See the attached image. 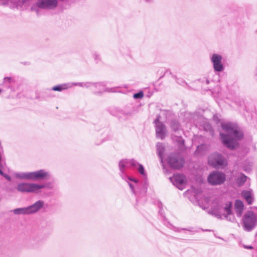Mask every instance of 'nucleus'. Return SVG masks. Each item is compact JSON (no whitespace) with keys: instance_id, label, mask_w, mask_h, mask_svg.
Segmentation results:
<instances>
[{"instance_id":"1","label":"nucleus","mask_w":257,"mask_h":257,"mask_svg":"<svg viewBox=\"0 0 257 257\" xmlns=\"http://www.w3.org/2000/svg\"><path fill=\"white\" fill-rule=\"evenodd\" d=\"M222 129L228 134L220 133V137L223 144L230 149H233L238 145L237 141L243 138V133L238 125L233 122L221 123Z\"/></svg>"},{"instance_id":"2","label":"nucleus","mask_w":257,"mask_h":257,"mask_svg":"<svg viewBox=\"0 0 257 257\" xmlns=\"http://www.w3.org/2000/svg\"><path fill=\"white\" fill-rule=\"evenodd\" d=\"M185 193L188 196L189 199L191 201L194 200H196L199 205L202 209H205L209 207L208 206V199L207 198H205V201L206 203V205L201 204L200 202V198L201 196L202 191L200 188L192 187L190 190H187Z\"/></svg>"},{"instance_id":"3","label":"nucleus","mask_w":257,"mask_h":257,"mask_svg":"<svg viewBox=\"0 0 257 257\" xmlns=\"http://www.w3.org/2000/svg\"><path fill=\"white\" fill-rule=\"evenodd\" d=\"M208 164L214 168H221L227 166V162L221 155L214 153L209 157Z\"/></svg>"},{"instance_id":"4","label":"nucleus","mask_w":257,"mask_h":257,"mask_svg":"<svg viewBox=\"0 0 257 257\" xmlns=\"http://www.w3.org/2000/svg\"><path fill=\"white\" fill-rule=\"evenodd\" d=\"M138 164V162L134 160H128V159H123L119 161V170L121 173V177L122 178L126 180V179L128 180L132 181L134 182L136 184L138 182V180L136 179H132L129 177H127L126 178H125L123 176V173L125 169L129 168L131 166H136V165Z\"/></svg>"},{"instance_id":"5","label":"nucleus","mask_w":257,"mask_h":257,"mask_svg":"<svg viewBox=\"0 0 257 257\" xmlns=\"http://www.w3.org/2000/svg\"><path fill=\"white\" fill-rule=\"evenodd\" d=\"M208 182L213 185H220L225 180V174L218 171H214L208 177Z\"/></svg>"},{"instance_id":"6","label":"nucleus","mask_w":257,"mask_h":257,"mask_svg":"<svg viewBox=\"0 0 257 257\" xmlns=\"http://www.w3.org/2000/svg\"><path fill=\"white\" fill-rule=\"evenodd\" d=\"M38 184L32 183H20L17 185V189L21 192L38 193Z\"/></svg>"},{"instance_id":"7","label":"nucleus","mask_w":257,"mask_h":257,"mask_svg":"<svg viewBox=\"0 0 257 257\" xmlns=\"http://www.w3.org/2000/svg\"><path fill=\"white\" fill-rule=\"evenodd\" d=\"M160 116H158L154 121L156 137L161 140L165 139L167 130L165 125L160 121Z\"/></svg>"},{"instance_id":"8","label":"nucleus","mask_w":257,"mask_h":257,"mask_svg":"<svg viewBox=\"0 0 257 257\" xmlns=\"http://www.w3.org/2000/svg\"><path fill=\"white\" fill-rule=\"evenodd\" d=\"M169 166L175 169H179L183 167L184 159L179 154H171L168 157Z\"/></svg>"},{"instance_id":"9","label":"nucleus","mask_w":257,"mask_h":257,"mask_svg":"<svg viewBox=\"0 0 257 257\" xmlns=\"http://www.w3.org/2000/svg\"><path fill=\"white\" fill-rule=\"evenodd\" d=\"M170 180L179 189L182 190L184 189L186 179L183 175L180 174H174L172 177H170Z\"/></svg>"},{"instance_id":"10","label":"nucleus","mask_w":257,"mask_h":257,"mask_svg":"<svg viewBox=\"0 0 257 257\" xmlns=\"http://www.w3.org/2000/svg\"><path fill=\"white\" fill-rule=\"evenodd\" d=\"M222 59L221 56L217 54H214L211 57L210 60L214 71L220 72L223 70L224 67L221 62Z\"/></svg>"},{"instance_id":"11","label":"nucleus","mask_w":257,"mask_h":257,"mask_svg":"<svg viewBox=\"0 0 257 257\" xmlns=\"http://www.w3.org/2000/svg\"><path fill=\"white\" fill-rule=\"evenodd\" d=\"M94 86H93V90L96 93H101L102 92H117V88H110L106 87V84L104 82H99L94 83Z\"/></svg>"},{"instance_id":"12","label":"nucleus","mask_w":257,"mask_h":257,"mask_svg":"<svg viewBox=\"0 0 257 257\" xmlns=\"http://www.w3.org/2000/svg\"><path fill=\"white\" fill-rule=\"evenodd\" d=\"M31 180H38L44 179H48L50 174L44 170H40L37 171L31 172Z\"/></svg>"},{"instance_id":"13","label":"nucleus","mask_w":257,"mask_h":257,"mask_svg":"<svg viewBox=\"0 0 257 257\" xmlns=\"http://www.w3.org/2000/svg\"><path fill=\"white\" fill-rule=\"evenodd\" d=\"M39 8L43 9H52L55 8L57 5V0H40L37 3Z\"/></svg>"},{"instance_id":"14","label":"nucleus","mask_w":257,"mask_h":257,"mask_svg":"<svg viewBox=\"0 0 257 257\" xmlns=\"http://www.w3.org/2000/svg\"><path fill=\"white\" fill-rule=\"evenodd\" d=\"M232 203L230 201L227 202L223 207V210L226 214H223V217L227 220L233 222L235 220L234 215L231 212Z\"/></svg>"},{"instance_id":"15","label":"nucleus","mask_w":257,"mask_h":257,"mask_svg":"<svg viewBox=\"0 0 257 257\" xmlns=\"http://www.w3.org/2000/svg\"><path fill=\"white\" fill-rule=\"evenodd\" d=\"M44 205V202L42 200H38L33 204L27 207L29 214H33L40 210Z\"/></svg>"},{"instance_id":"16","label":"nucleus","mask_w":257,"mask_h":257,"mask_svg":"<svg viewBox=\"0 0 257 257\" xmlns=\"http://www.w3.org/2000/svg\"><path fill=\"white\" fill-rule=\"evenodd\" d=\"M244 209V204L242 201L236 200L234 203V209L236 215L238 217H240L242 214Z\"/></svg>"},{"instance_id":"17","label":"nucleus","mask_w":257,"mask_h":257,"mask_svg":"<svg viewBox=\"0 0 257 257\" xmlns=\"http://www.w3.org/2000/svg\"><path fill=\"white\" fill-rule=\"evenodd\" d=\"M241 195L248 204L252 203L253 198L252 197L251 192L250 191L243 190L241 192Z\"/></svg>"},{"instance_id":"18","label":"nucleus","mask_w":257,"mask_h":257,"mask_svg":"<svg viewBox=\"0 0 257 257\" xmlns=\"http://www.w3.org/2000/svg\"><path fill=\"white\" fill-rule=\"evenodd\" d=\"M128 184L132 189V192L137 196H140L142 194L144 195L147 192V187H144L143 189L141 191L139 189L135 190L134 185L131 183L128 182Z\"/></svg>"},{"instance_id":"19","label":"nucleus","mask_w":257,"mask_h":257,"mask_svg":"<svg viewBox=\"0 0 257 257\" xmlns=\"http://www.w3.org/2000/svg\"><path fill=\"white\" fill-rule=\"evenodd\" d=\"M165 150L164 146L162 143H158L157 144V151L160 159L161 163H163V154Z\"/></svg>"},{"instance_id":"20","label":"nucleus","mask_w":257,"mask_h":257,"mask_svg":"<svg viewBox=\"0 0 257 257\" xmlns=\"http://www.w3.org/2000/svg\"><path fill=\"white\" fill-rule=\"evenodd\" d=\"M14 175L16 177L20 179L31 180V172L16 173L14 174Z\"/></svg>"},{"instance_id":"21","label":"nucleus","mask_w":257,"mask_h":257,"mask_svg":"<svg viewBox=\"0 0 257 257\" xmlns=\"http://www.w3.org/2000/svg\"><path fill=\"white\" fill-rule=\"evenodd\" d=\"M72 83H65L55 86L52 87V89L54 91H61L63 90H65L69 88H70L71 87H72Z\"/></svg>"},{"instance_id":"22","label":"nucleus","mask_w":257,"mask_h":257,"mask_svg":"<svg viewBox=\"0 0 257 257\" xmlns=\"http://www.w3.org/2000/svg\"><path fill=\"white\" fill-rule=\"evenodd\" d=\"M13 211L15 214H30L27 207L16 208Z\"/></svg>"},{"instance_id":"23","label":"nucleus","mask_w":257,"mask_h":257,"mask_svg":"<svg viewBox=\"0 0 257 257\" xmlns=\"http://www.w3.org/2000/svg\"><path fill=\"white\" fill-rule=\"evenodd\" d=\"M72 85H78L81 87H85L87 88H92L93 89V86H94V83L90 82L86 83H72Z\"/></svg>"},{"instance_id":"24","label":"nucleus","mask_w":257,"mask_h":257,"mask_svg":"<svg viewBox=\"0 0 257 257\" xmlns=\"http://www.w3.org/2000/svg\"><path fill=\"white\" fill-rule=\"evenodd\" d=\"M38 192L39 190L42 188H47L48 189H52L54 187L53 184L51 182H49L47 183H44L43 184H38Z\"/></svg>"},{"instance_id":"25","label":"nucleus","mask_w":257,"mask_h":257,"mask_svg":"<svg viewBox=\"0 0 257 257\" xmlns=\"http://www.w3.org/2000/svg\"><path fill=\"white\" fill-rule=\"evenodd\" d=\"M212 212L214 213H216L219 212H220V210L221 209V207L220 205H219L218 202L214 201L212 202Z\"/></svg>"},{"instance_id":"26","label":"nucleus","mask_w":257,"mask_h":257,"mask_svg":"<svg viewBox=\"0 0 257 257\" xmlns=\"http://www.w3.org/2000/svg\"><path fill=\"white\" fill-rule=\"evenodd\" d=\"M170 127L174 132H176L180 129V125L178 121L173 120L171 122Z\"/></svg>"},{"instance_id":"27","label":"nucleus","mask_w":257,"mask_h":257,"mask_svg":"<svg viewBox=\"0 0 257 257\" xmlns=\"http://www.w3.org/2000/svg\"><path fill=\"white\" fill-rule=\"evenodd\" d=\"M15 80L13 78L9 77H5L4 79V83L10 87L9 85L11 83H14Z\"/></svg>"},{"instance_id":"28","label":"nucleus","mask_w":257,"mask_h":257,"mask_svg":"<svg viewBox=\"0 0 257 257\" xmlns=\"http://www.w3.org/2000/svg\"><path fill=\"white\" fill-rule=\"evenodd\" d=\"M134 167H138V170L141 174H142L143 175H145L144 168L142 165L138 163V164L136 165V166H134Z\"/></svg>"},{"instance_id":"29","label":"nucleus","mask_w":257,"mask_h":257,"mask_svg":"<svg viewBox=\"0 0 257 257\" xmlns=\"http://www.w3.org/2000/svg\"><path fill=\"white\" fill-rule=\"evenodd\" d=\"M144 96V94L142 92H140L134 94V97L135 98H142Z\"/></svg>"},{"instance_id":"30","label":"nucleus","mask_w":257,"mask_h":257,"mask_svg":"<svg viewBox=\"0 0 257 257\" xmlns=\"http://www.w3.org/2000/svg\"><path fill=\"white\" fill-rule=\"evenodd\" d=\"M2 175L8 181L11 180V177L10 176H9L8 175L5 174L3 173V175Z\"/></svg>"},{"instance_id":"31","label":"nucleus","mask_w":257,"mask_h":257,"mask_svg":"<svg viewBox=\"0 0 257 257\" xmlns=\"http://www.w3.org/2000/svg\"><path fill=\"white\" fill-rule=\"evenodd\" d=\"M240 179L242 183H244L246 180V177L245 175H242Z\"/></svg>"},{"instance_id":"32","label":"nucleus","mask_w":257,"mask_h":257,"mask_svg":"<svg viewBox=\"0 0 257 257\" xmlns=\"http://www.w3.org/2000/svg\"><path fill=\"white\" fill-rule=\"evenodd\" d=\"M93 56H94V57L95 58V59L96 60H97V59H98V60H99V55L98 54H94Z\"/></svg>"},{"instance_id":"33","label":"nucleus","mask_w":257,"mask_h":257,"mask_svg":"<svg viewBox=\"0 0 257 257\" xmlns=\"http://www.w3.org/2000/svg\"><path fill=\"white\" fill-rule=\"evenodd\" d=\"M213 120L216 121V122H217L218 121V117L216 115L213 116Z\"/></svg>"},{"instance_id":"34","label":"nucleus","mask_w":257,"mask_h":257,"mask_svg":"<svg viewBox=\"0 0 257 257\" xmlns=\"http://www.w3.org/2000/svg\"><path fill=\"white\" fill-rule=\"evenodd\" d=\"M244 170L245 171H250V167H249L248 168H245V167L243 168Z\"/></svg>"},{"instance_id":"35","label":"nucleus","mask_w":257,"mask_h":257,"mask_svg":"<svg viewBox=\"0 0 257 257\" xmlns=\"http://www.w3.org/2000/svg\"><path fill=\"white\" fill-rule=\"evenodd\" d=\"M143 1L146 3H150V2H151L153 0H143Z\"/></svg>"},{"instance_id":"36","label":"nucleus","mask_w":257,"mask_h":257,"mask_svg":"<svg viewBox=\"0 0 257 257\" xmlns=\"http://www.w3.org/2000/svg\"><path fill=\"white\" fill-rule=\"evenodd\" d=\"M245 247H246V248H252V247H251V246H245Z\"/></svg>"},{"instance_id":"37","label":"nucleus","mask_w":257,"mask_h":257,"mask_svg":"<svg viewBox=\"0 0 257 257\" xmlns=\"http://www.w3.org/2000/svg\"><path fill=\"white\" fill-rule=\"evenodd\" d=\"M1 91H2V90H1V89H0V93L1 92Z\"/></svg>"}]
</instances>
